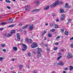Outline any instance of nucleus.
Here are the masks:
<instances>
[{"label":"nucleus","instance_id":"nucleus-5","mask_svg":"<svg viewBox=\"0 0 73 73\" xmlns=\"http://www.w3.org/2000/svg\"><path fill=\"white\" fill-rule=\"evenodd\" d=\"M17 36L18 41H20V34L19 33H17Z\"/></svg>","mask_w":73,"mask_h":73},{"label":"nucleus","instance_id":"nucleus-21","mask_svg":"<svg viewBox=\"0 0 73 73\" xmlns=\"http://www.w3.org/2000/svg\"><path fill=\"white\" fill-rule=\"evenodd\" d=\"M40 4V1H38L36 2V6L37 7L38 6V5Z\"/></svg>","mask_w":73,"mask_h":73},{"label":"nucleus","instance_id":"nucleus-30","mask_svg":"<svg viewBox=\"0 0 73 73\" xmlns=\"http://www.w3.org/2000/svg\"><path fill=\"white\" fill-rule=\"evenodd\" d=\"M68 33H69L68 31H66L65 32V34L66 35H68Z\"/></svg>","mask_w":73,"mask_h":73},{"label":"nucleus","instance_id":"nucleus-20","mask_svg":"<svg viewBox=\"0 0 73 73\" xmlns=\"http://www.w3.org/2000/svg\"><path fill=\"white\" fill-rule=\"evenodd\" d=\"M49 6H48L46 7H44V9L45 10H47L49 8Z\"/></svg>","mask_w":73,"mask_h":73},{"label":"nucleus","instance_id":"nucleus-47","mask_svg":"<svg viewBox=\"0 0 73 73\" xmlns=\"http://www.w3.org/2000/svg\"><path fill=\"white\" fill-rule=\"evenodd\" d=\"M1 46L2 47H4V46H5V44H1Z\"/></svg>","mask_w":73,"mask_h":73},{"label":"nucleus","instance_id":"nucleus-12","mask_svg":"<svg viewBox=\"0 0 73 73\" xmlns=\"http://www.w3.org/2000/svg\"><path fill=\"white\" fill-rule=\"evenodd\" d=\"M33 28V25H31L30 26L29 28V29H30V30H32Z\"/></svg>","mask_w":73,"mask_h":73},{"label":"nucleus","instance_id":"nucleus-56","mask_svg":"<svg viewBox=\"0 0 73 73\" xmlns=\"http://www.w3.org/2000/svg\"><path fill=\"white\" fill-rule=\"evenodd\" d=\"M23 30L22 29H21L19 30V32H23Z\"/></svg>","mask_w":73,"mask_h":73},{"label":"nucleus","instance_id":"nucleus-58","mask_svg":"<svg viewBox=\"0 0 73 73\" xmlns=\"http://www.w3.org/2000/svg\"><path fill=\"white\" fill-rule=\"evenodd\" d=\"M44 40H46V37H45L44 38Z\"/></svg>","mask_w":73,"mask_h":73},{"label":"nucleus","instance_id":"nucleus-27","mask_svg":"<svg viewBox=\"0 0 73 73\" xmlns=\"http://www.w3.org/2000/svg\"><path fill=\"white\" fill-rule=\"evenodd\" d=\"M5 24H6V23L5 22H2L1 24V25H5Z\"/></svg>","mask_w":73,"mask_h":73},{"label":"nucleus","instance_id":"nucleus-34","mask_svg":"<svg viewBox=\"0 0 73 73\" xmlns=\"http://www.w3.org/2000/svg\"><path fill=\"white\" fill-rule=\"evenodd\" d=\"M19 68H20V69H21V68H23V66L22 65H20L19 66Z\"/></svg>","mask_w":73,"mask_h":73},{"label":"nucleus","instance_id":"nucleus-62","mask_svg":"<svg viewBox=\"0 0 73 73\" xmlns=\"http://www.w3.org/2000/svg\"><path fill=\"white\" fill-rule=\"evenodd\" d=\"M12 61H15V59H13Z\"/></svg>","mask_w":73,"mask_h":73},{"label":"nucleus","instance_id":"nucleus-8","mask_svg":"<svg viewBox=\"0 0 73 73\" xmlns=\"http://www.w3.org/2000/svg\"><path fill=\"white\" fill-rule=\"evenodd\" d=\"M65 19V15L64 14H62L61 17L60 18V19L61 21H64Z\"/></svg>","mask_w":73,"mask_h":73},{"label":"nucleus","instance_id":"nucleus-49","mask_svg":"<svg viewBox=\"0 0 73 73\" xmlns=\"http://www.w3.org/2000/svg\"><path fill=\"white\" fill-rule=\"evenodd\" d=\"M71 20H72L71 19H69L68 20V22H70H70H71Z\"/></svg>","mask_w":73,"mask_h":73},{"label":"nucleus","instance_id":"nucleus-40","mask_svg":"<svg viewBox=\"0 0 73 73\" xmlns=\"http://www.w3.org/2000/svg\"><path fill=\"white\" fill-rule=\"evenodd\" d=\"M54 44L56 45H58V42H57L54 43Z\"/></svg>","mask_w":73,"mask_h":73},{"label":"nucleus","instance_id":"nucleus-19","mask_svg":"<svg viewBox=\"0 0 73 73\" xmlns=\"http://www.w3.org/2000/svg\"><path fill=\"white\" fill-rule=\"evenodd\" d=\"M29 42H30V43H32L33 41H32V40L31 39H29Z\"/></svg>","mask_w":73,"mask_h":73},{"label":"nucleus","instance_id":"nucleus-36","mask_svg":"<svg viewBox=\"0 0 73 73\" xmlns=\"http://www.w3.org/2000/svg\"><path fill=\"white\" fill-rule=\"evenodd\" d=\"M26 41H27V42H28V43H29V40H28V38H26Z\"/></svg>","mask_w":73,"mask_h":73},{"label":"nucleus","instance_id":"nucleus-51","mask_svg":"<svg viewBox=\"0 0 73 73\" xmlns=\"http://www.w3.org/2000/svg\"><path fill=\"white\" fill-rule=\"evenodd\" d=\"M3 52H6V50L5 49H3Z\"/></svg>","mask_w":73,"mask_h":73},{"label":"nucleus","instance_id":"nucleus-10","mask_svg":"<svg viewBox=\"0 0 73 73\" xmlns=\"http://www.w3.org/2000/svg\"><path fill=\"white\" fill-rule=\"evenodd\" d=\"M72 56H72V54L69 53L67 57L68 58H71V57H72Z\"/></svg>","mask_w":73,"mask_h":73},{"label":"nucleus","instance_id":"nucleus-33","mask_svg":"<svg viewBox=\"0 0 73 73\" xmlns=\"http://www.w3.org/2000/svg\"><path fill=\"white\" fill-rule=\"evenodd\" d=\"M55 25L56 26L55 27V28H58V25Z\"/></svg>","mask_w":73,"mask_h":73},{"label":"nucleus","instance_id":"nucleus-46","mask_svg":"<svg viewBox=\"0 0 73 73\" xmlns=\"http://www.w3.org/2000/svg\"><path fill=\"white\" fill-rule=\"evenodd\" d=\"M24 34L25 35H26V34H27V32L25 31L24 32Z\"/></svg>","mask_w":73,"mask_h":73},{"label":"nucleus","instance_id":"nucleus-7","mask_svg":"<svg viewBox=\"0 0 73 73\" xmlns=\"http://www.w3.org/2000/svg\"><path fill=\"white\" fill-rule=\"evenodd\" d=\"M38 52H37V53L38 54H40L41 53V52H42V50H41V48H38Z\"/></svg>","mask_w":73,"mask_h":73},{"label":"nucleus","instance_id":"nucleus-28","mask_svg":"<svg viewBox=\"0 0 73 73\" xmlns=\"http://www.w3.org/2000/svg\"><path fill=\"white\" fill-rule=\"evenodd\" d=\"M23 23H21L20 24L18 25V26H19V27H21Z\"/></svg>","mask_w":73,"mask_h":73},{"label":"nucleus","instance_id":"nucleus-43","mask_svg":"<svg viewBox=\"0 0 73 73\" xmlns=\"http://www.w3.org/2000/svg\"><path fill=\"white\" fill-rule=\"evenodd\" d=\"M44 45L46 47H48V44H44Z\"/></svg>","mask_w":73,"mask_h":73},{"label":"nucleus","instance_id":"nucleus-41","mask_svg":"<svg viewBox=\"0 0 73 73\" xmlns=\"http://www.w3.org/2000/svg\"><path fill=\"white\" fill-rule=\"evenodd\" d=\"M3 60V58L1 57L0 58V61H1Z\"/></svg>","mask_w":73,"mask_h":73},{"label":"nucleus","instance_id":"nucleus-59","mask_svg":"<svg viewBox=\"0 0 73 73\" xmlns=\"http://www.w3.org/2000/svg\"><path fill=\"white\" fill-rule=\"evenodd\" d=\"M61 51H62V52H64V50L63 49H61Z\"/></svg>","mask_w":73,"mask_h":73},{"label":"nucleus","instance_id":"nucleus-11","mask_svg":"<svg viewBox=\"0 0 73 73\" xmlns=\"http://www.w3.org/2000/svg\"><path fill=\"white\" fill-rule=\"evenodd\" d=\"M28 26H29V25H26L25 26H24L22 28V29H26V28H27L28 27Z\"/></svg>","mask_w":73,"mask_h":73},{"label":"nucleus","instance_id":"nucleus-31","mask_svg":"<svg viewBox=\"0 0 73 73\" xmlns=\"http://www.w3.org/2000/svg\"><path fill=\"white\" fill-rule=\"evenodd\" d=\"M48 36L49 37H52V35L50 34H48Z\"/></svg>","mask_w":73,"mask_h":73},{"label":"nucleus","instance_id":"nucleus-53","mask_svg":"<svg viewBox=\"0 0 73 73\" xmlns=\"http://www.w3.org/2000/svg\"><path fill=\"white\" fill-rule=\"evenodd\" d=\"M71 48H73V44H72L71 46Z\"/></svg>","mask_w":73,"mask_h":73},{"label":"nucleus","instance_id":"nucleus-24","mask_svg":"<svg viewBox=\"0 0 73 73\" xmlns=\"http://www.w3.org/2000/svg\"><path fill=\"white\" fill-rule=\"evenodd\" d=\"M12 36V35H11V34H8L7 36V37H9V36Z\"/></svg>","mask_w":73,"mask_h":73},{"label":"nucleus","instance_id":"nucleus-2","mask_svg":"<svg viewBox=\"0 0 73 73\" xmlns=\"http://www.w3.org/2000/svg\"><path fill=\"white\" fill-rule=\"evenodd\" d=\"M31 46L33 48H36L37 46V45L36 43L35 42H33V45H31Z\"/></svg>","mask_w":73,"mask_h":73},{"label":"nucleus","instance_id":"nucleus-54","mask_svg":"<svg viewBox=\"0 0 73 73\" xmlns=\"http://www.w3.org/2000/svg\"><path fill=\"white\" fill-rule=\"evenodd\" d=\"M3 36L4 37H6V36H7V35H6V34L3 35Z\"/></svg>","mask_w":73,"mask_h":73},{"label":"nucleus","instance_id":"nucleus-57","mask_svg":"<svg viewBox=\"0 0 73 73\" xmlns=\"http://www.w3.org/2000/svg\"><path fill=\"white\" fill-rule=\"evenodd\" d=\"M62 54H61V53H59V56H61Z\"/></svg>","mask_w":73,"mask_h":73},{"label":"nucleus","instance_id":"nucleus-44","mask_svg":"<svg viewBox=\"0 0 73 73\" xmlns=\"http://www.w3.org/2000/svg\"><path fill=\"white\" fill-rule=\"evenodd\" d=\"M7 8L8 9H11V7H8V6H7Z\"/></svg>","mask_w":73,"mask_h":73},{"label":"nucleus","instance_id":"nucleus-39","mask_svg":"<svg viewBox=\"0 0 73 73\" xmlns=\"http://www.w3.org/2000/svg\"><path fill=\"white\" fill-rule=\"evenodd\" d=\"M41 54L38 55L37 56V57H38V58H39V57H41Z\"/></svg>","mask_w":73,"mask_h":73},{"label":"nucleus","instance_id":"nucleus-16","mask_svg":"<svg viewBox=\"0 0 73 73\" xmlns=\"http://www.w3.org/2000/svg\"><path fill=\"white\" fill-rule=\"evenodd\" d=\"M59 11L60 12V13H63V12H64V9H60Z\"/></svg>","mask_w":73,"mask_h":73},{"label":"nucleus","instance_id":"nucleus-14","mask_svg":"<svg viewBox=\"0 0 73 73\" xmlns=\"http://www.w3.org/2000/svg\"><path fill=\"white\" fill-rule=\"evenodd\" d=\"M13 48L14 50H17V48L16 47L13 46Z\"/></svg>","mask_w":73,"mask_h":73},{"label":"nucleus","instance_id":"nucleus-52","mask_svg":"<svg viewBox=\"0 0 73 73\" xmlns=\"http://www.w3.org/2000/svg\"><path fill=\"white\" fill-rule=\"evenodd\" d=\"M73 40V37L70 38V40Z\"/></svg>","mask_w":73,"mask_h":73},{"label":"nucleus","instance_id":"nucleus-1","mask_svg":"<svg viewBox=\"0 0 73 73\" xmlns=\"http://www.w3.org/2000/svg\"><path fill=\"white\" fill-rule=\"evenodd\" d=\"M62 4V1H61L59 3H58V1H56L55 2V3H53L50 5V7L51 8L53 7H55L57 5H60Z\"/></svg>","mask_w":73,"mask_h":73},{"label":"nucleus","instance_id":"nucleus-37","mask_svg":"<svg viewBox=\"0 0 73 73\" xmlns=\"http://www.w3.org/2000/svg\"><path fill=\"white\" fill-rule=\"evenodd\" d=\"M42 33L43 34H45L46 33V31H44Z\"/></svg>","mask_w":73,"mask_h":73},{"label":"nucleus","instance_id":"nucleus-15","mask_svg":"<svg viewBox=\"0 0 73 73\" xmlns=\"http://www.w3.org/2000/svg\"><path fill=\"white\" fill-rule=\"evenodd\" d=\"M13 19L11 18H10L9 19V21L8 22L9 23H11L13 21Z\"/></svg>","mask_w":73,"mask_h":73},{"label":"nucleus","instance_id":"nucleus-23","mask_svg":"<svg viewBox=\"0 0 73 73\" xmlns=\"http://www.w3.org/2000/svg\"><path fill=\"white\" fill-rule=\"evenodd\" d=\"M6 2L7 3H11V2L9 0H6Z\"/></svg>","mask_w":73,"mask_h":73},{"label":"nucleus","instance_id":"nucleus-38","mask_svg":"<svg viewBox=\"0 0 73 73\" xmlns=\"http://www.w3.org/2000/svg\"><path fill=\"white\" fill-rule=\"evenodd\" d=\"M15 25H11L9 26V27H13Z\"/></svg>","mask_w":73,"mask_h":73},{"label":"nucleus","instance_id":"nucleus-22","mask_svg":"<svg viewBox=\"0 0 73 73\" xmlns=\"http://www.w3.org/2000/svg\"><path fill=\"white\" fill-rule=\"evenodd\" d=\"M27 55L29 56V57H31V54L30 52H28L27 53Z\"/></svg>","mask_w":73,"mask_h":73},{"label":"nucleus","instance_id":"nucleus-29","mask_svg":"<svg viewBox=\"0 0 73 73\" xmlns=\"http://www.w3.org/2000/svg\"><path fill=\"white\" fill-rule=\"evenodd\" d=\"M60 37H61L60 36H58L56 37V40H58V38H60Z\"/></svg>","mask_w":73,"mask_h":73},{"label":"nucleus","instance_id":"nucleus-26","mask_svg":"<svg viewBox=\"0 0 73 73\" xmlns=\"http://www.w3.org/2000/svg\"><path fill=\"white\" fill-rule=\"evenodd\" d=\"M62 56H60L59 57H58L57 58V60H60V58H61Z\"/></svg>","mask_w":73,"mask_h":73},{"label":"nucleus","instance_id":"nucleus-60","mask_svg":"<svg viewBox=\"0 0 73 73\" xmlns=\"http://www.w3.org/2000/svg\"><path fill=\"white\" fill-rule=\"evenodd\" d=\"M58 21H59V19H57V20H56V21L57 22H58Z\"/></svg>","mask_w":73,"mask_h":73},{"label":"nucleus","instance_id":"nucleus-9","mask_svg":"<svg viewBox=\"0 0 73 73\" xmlns=\"http://www.w3.org/2000/svg\"><path fill=\"white\" fill-rule=\"evenodd\" d=\"M58 65H61L62 66H63V65H64V64L63 63V62H62V61H60L58 63Z\"/></svg>","mask_w":73,"mask_h":73},{"label":"nucleus","instance_id":"nucleus-55","mask_svg":"<svg viewBox=\"0 0 73 73\" xmlns=\"http://www.w3.org/2000/svg\"><path fill=\"white\" fill-rule=\"evenodd\" d=\"M3 29H4L3 28H0V31H3Z\"/></svg>","mask_w":73,"mask_h":73},{"label":"nucleus","instance_id":"nucleus-42","mask_svg":"<svg viewBox=\"0 0 73 73\" xmlns=\"http://www.w3.org/2000/svg\"><path fill=\"white\" fill-rule=\"evenodd\" d=\"M61 31L62 33H63V32H64V29H61Z\"/></svg>","mask_w":73,"mask_h":73},{"label":"nucleus","instance_id":"nucleus-48","mask_svg":"<svg viewBox=\"0 0 73 73\" xmlns=\"http://www.w3.org/2000/svg\"><path fill=\"white\" fill-rule=\"evenodd\" d=\"M52 16H53V17H54V16H55V14L54 13H53L52 15Z\"/></svg>","mask_w":73,"mask_h":73},{"label":"nucleus","instance_id":"nucleus-45","mask_svg":"<svg viewBox=\"0 0 73 73\" xmlns=\"http://www.w3.org/2000/svg\"><path fill=\"white\" fill-rule=\"evenodd\" d=\"M58 49V48L57 47H54V50H57Z\"/></svg>","mask_w":73,"mask_h":73},{"label":"nucleus","instance_id":"nucleus-32","mask_svg":"<svg viewBox=\"0 0 73 73\" xmlns=\"http://www.w3.org/2000/svg\"><path fill=\"white\" fill-rule=\"evenodd\" d=\"M37 70H34L33 71V73H37Z\"/></svg>","mask_w":73,"mask_h":73},{"label":"nucleus","instance_id":"nucleus-6","mask_svg":"<svg viewBox=\"0 0 73 73\" xmlns=\"http://www.w3.org/2000/svg\"><path fill=\"white\" fill-rule=\"evenodd\" d=\"M68 5V4L67 3H66L65 5V8L68 9V8H70L72 7L71 5Z\"/></svg>","mask_w":73,"mask_h":73},{"label":"nucleus","instance_id":"nucleus-4","mask_svg":"<svg viewBox=\"0 0 73 73\" xmlns=\"http://www.w3.org/2000/svg\"><path fill=\"white\" fill-rule=\"evenodd\" d=\"M25 9L26 11H30L31 9V7L30 6H26L25 7Z\"/></svg>","mask_w":73,"mask_h":73},{"label":"nucleus","instance_id":"nucleus-50","mask_svg":"<svg viewBox=\"0 0 73 73\" xmlns=\"http://www.w3.org/2000/svg\"><path fill=\"white\" fill-rule=\"evenodd\" d=\"M68 68H64V70H68Z\"/></svg>","mask_w":73,"mask_h":73},{"label":"nucleus","instance_id":"nucleus-64","mask_svg":"<svg viewBox=\"0 0 73 73\" xmlns=\"http://www.w3.org/2000/svg\"><path fill=\"white\" fill-rule=\"evenodd\" d=\"M63 73H66V72H65V71H64L63 72Z\"/></svg>","mask_w":73,"mask_h":73},{"label":"nucleus","instance_id":"nucleus-25","mask_svg":"<svg viewBox=\"0 0 73 73\" xmlns=\"http://www.w3.org/2000/svg\"><path fill=\"white\" fill-rule=\"evenodd\" d=\"M55 24L54 23H51L50 24V26H51V27H53V26H54L55 25Z\"/></svg>","mask_w":73,"mask_h":73},{"label":"nucleus","instance_id":"nucleus-61","mask_svg":"<svg viewBox=\"0 0 73 73\" xmlns=\"http://www.w3.org/2000/svg\"><path fill=\"white\" fill-rule=\"evenodd\" d=\"M51 73H55V72L54 71H52Z\"/></svg>","mask_w":73,"mask_h":73},{"label":"nucleus","instance_id":"nucleus-13","mask_svg":"<svg viewBox=\"0 0 73 73\" xmlns=\"http://www.w3.org/2000/svg\"><path fill=\"white\" fill-rule=\"evenodd\" d=\"M39 11V9H35L33 11V12H37Z\"/></svg>","mask_w":73,"mask_h":73},{"label":"nucleus","instance_id":"nucleus-18","mask_svg":"<svg viewBox=\"0 0 73 73\" xmlns=\"http://www.w3.org/2000/svg\"><path fill=\"white\" fill-rule=\"evenodd\" d=\"M73 69V66H70L69 69L70 70H72Z\"/></svg>","mask_w":73,"mask_h":73},{"label":"nucleus","instance_id":"nucleus-63","mask_svg":"<svg viewBox=\"0 0 73 73\" xmlns=\"http://www.w3.org/2000/svg\"><path fill=\"white\" fill-rule=\"evenodd\" d=\"M31 19L32 20H33L34 19V17H32V18H31Z\"/></svg>","mask_w":73,"mask_h":73},{"label":"nucleus","instance_id":"nucleus-17","mask_svg":"<svg viewBox=\"0 0 73 73\" xmlns=\"http://www.w3.org/2000/svg\"><path fill=\"white\" fill-rule=\"evenodd\" d=\"M15 30H13L11 31V32H10V33L11 34L14 33H15Z\"/></svg>","mask_w":73,"mask_h":73},{"label":"nucleus","instance_id":"nucleus-3","mask_svg":"<svg viewBox=\"0 0 73 73\" xmlns=\"http://www.w3.org/2000/svg\"><path fill=\"white\" fill-rule=\"evenodd\" d=\"M22 46L24 47L23 49H22V50H23V51H25V50H27V45L24 44H22Z\"/></svg>","mask_w":73,"mask_h":73},{"label":"nucleus","instance_id":"nucleus-35","mask_svg":"<svg viewBox=\"0 0 73 73\" xmlns=\"http://www.w3.org/2000/svg\"><path fill=\"white\" fill-rule=\"evenodd\" d=\"M55 31V29H52V30H50V31L51 32H54Z\"/></svg>","mask_w":73,"mask_h":73}]
</instances>
